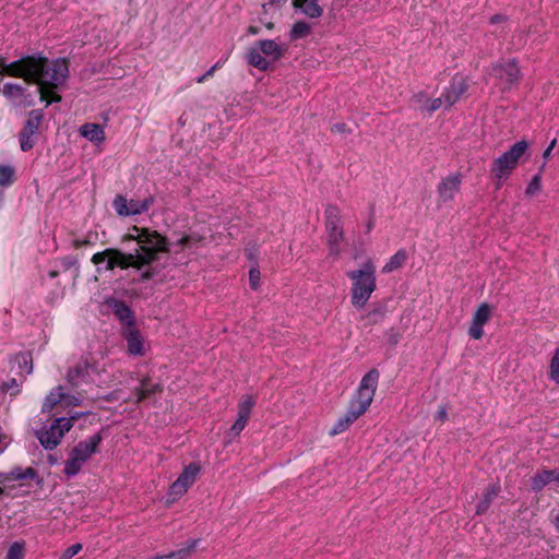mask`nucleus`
Listing matches in <instances>:
<instances>
[{
  "label": "nucleus",
  "instance_id": "obj_33",
  "mask_svg": "<svg viewBox=\"0 0 559 559\" xmlns=\"http://www.w3.org/2000/svg\"><path fill=\"white\" fill-rule=\"evenodd\" d=\"M311 32V26L306 22H296L293 24L289 36L292 40L307 37Z\"/></svg>",
  "mask_w": 559,
  "mask_h": 559
},
{
  "label": "nucleus",
  "instance_id": "obj_44",
  "mask_svg": "<svg viewBox=\"0 0 559 559\" xmlns=\"http://www.w3.org/2000/svg\"><path fill=\"white\" fill-rule=\"evenodd\" d=\"M436 419L440 420L441 423L448 419V411L444 406H439L436 413Z\"/></svg>",
  "mask_w": 559,
  "mask_h": 559
},
{
  "label": "nucleus",
  "instance_id": "obj_29",
  "mask_svg": "<svg viewBox=\"0 0 559 559\" xmlns=\"http://www.w3.org/2000/svg\"><path fill=\"white\" fill-rule=\"evenodd\" d=\"M555 474L552 473V469H544L539 473H537L532 478V489L534 491L542 490L546 485L555 481Z\"/></svg>",
  "mask_w": 559,
  "mask_h": 559
},
{
  "label": "nucleus",
  "instance_id": "obj_48",
  "mask_svg": "<svg viewBox=\"0 0 559 559\" xmlns=\"http://www.w3.org/2000/svg\"><path fill=\"white\" fill-rule=\"evenodd\" d=\"M258 28L255 26H249L248 28V33L251 34V35H257L258 34Z\"/></svg>",
  "mask_w": 559,
  "mask_h": 559
},
{
  "label": "nucleus",
  "instance_id": "obj_4",
  "mask_svg": "<svg viewBox=\"0 0 559 559\" xmlns=\"http://www.w3.org/2000/svg\"><path fill=\"white\" fill-rule=\"evenodd\" d=\"M346 275L352 281V305L362 309L377 288L376 264L367 258L358 269L347 272Z\"/></svg>",
  "mask_w": 559,
  "mask_h": 559
},
{
  "label": "nucleus",
  "instance_id": "obj_37",
  "mask_svg": "<svg viewBox=\"0 0 559 559\" xmlns=\"http://www.w3.org/2000/svg\"><path fill=\"white\" fill-rule=\"evenodd\" d=\"M2 93L9 98L20 97L24 93V87L16 83H7L3 86Z\"/></svg>",
  "mask_w": 559,
  "mask_h": 559
},
{
  "label": "nucleus",
  "instance_id": "obj_32",
  "mask_svg": "<svg viewBox=\"0 0 559 559\" xmlns=\"http://www.w3.org/2000/svg\"><path fill=\"white\" fill-rule=\"evenodd\" d=\"M407 260V254L405 250H399L390 260L389 262L383 266L382 272L383 273H391L397 269H400L405 261Z\"/></svg>",
  "mask_w": 559,
  "mask_h": 559
},
{
  "label": "nucleus",
  "instance_id": "obj_35",
  "mask_svg": "<svg viewBox=\"0 0 559 559\" xmlns=\"http://www.w3.org/2000/svg\"><path fill=\"white\" fill-rule=\"evenodd\" d=\"M35 475H36L35 471L32 467H27L25 469L14 468L9 473V475L7 477V481L22 480V479H26V478L33 479L35 477Z\"/></svg>",
  "mask_w": 559,
  "mask_h": 559
},
{
  "label": "nucleus",
  "instance_id": "obj_30",
  "mask_svg": "<svg viewBox=\"0 0 559 559\" xmlns=\"http://www.w3.org/2000/svg\"><path fill=\"white\" fill-rule=\"evenodd\" d=\"M499 491H500V487L498 485L490 486L484 492L483 499L477 504L476 512L478 514L485 513L488 510L491 501L498 496Z\"/></svg>",
  "mask_w": 559,
  "mask_h": 559
},
{
  "label": "nucleus",
  "instance_id": "obj_45",
  "mask_svg": "<svg viewBox=\"0 0 559 559\" xmlns=\"http://www.w3.org/2000/svg\"><path fill=\"white\" fill-rule=\"evenodd\" d=\"M556 144H557V140L556 139L551 140V142L549 143V145L543 153L544 160H548L550 158L551 152L555 148Z\"/></svg>",
  "mask_w": 559,
  "mask_h": 559
},
{
  "label": "nucleus",
  "instance_id": "obj_20",
  "mask_svg": "<svg viewBox=\"0 0 559 559\" xmlns=\"http://www.w3.org/2000/svg\"><path fill=\"white\" fill-rule=\"evenodd\" d=\"M105 304L120 321L121 329L135 325L134 314L124 301L110 297L106 299Z\"/></svg>",
  "mask_w": 559,
  "mask_h": 559
},
{
  "label": "nucleus",
  "instance_id": "obj_26",
  "mask_svg": "<svg viewBox=\"0 0 559 559\" xmlns=\"http://www.w3.org/2000/svg\"><path fill=\"white\" fill-rule=\"evenodd\" d=\"M64 396V386L58 385L53 388L45 397L41 406V412L48 413L56 405L60 404L62 406V400Z\"/></svg>",
  "mask_w": 559,
  "mask_h": 559
},
{
  "label": "nucleus",
  "instance_id": "obj_56",
  "mask_svg": "<svg viewBox=\"0 0 559 559\" xmlns=\"http://www.w3.org/2000/svg\"><path fill=\"white\" fill-rule=\"evenodd\" d=\"M555 523H556L557 527H559V515L556 516Z\"/></svg>",
  "mask_w": 559,
  "mask_h": 559
},
{
  "label": "nucleus",
  "instance_id": "obj_52",
  "mask_svg": "<svg viewBox=\"0 0 559 559\" xmlns=\"http://www.w3.org/2000/svg\"><path fill=\"white\" fill-rule=\"evenodd\" d=\"M546 164H547V160H544V163L540 166L539 171H538V173H540V175H543V171L545 170Z\"/></svg>",
  "mask_w": 559,
  "mask_h": 559
},
{
  "label": "nucleus",
  "instance_id": "obj_5",
  "mask_svg": "<svg viewBox=\"0 0 559 559\" xmlns=\"http://www.w3.org/2000/svg\"><path fill=\"white\" fill-rule=\"evenodd\" d=\"M527 150L528 143L522 140L514 143L507 152L493 160L490 173L497 180V188H500L502 182L509 178Z\"/></svg>",
  "mask_w": 559,
  "mask_h": 559
},
{
  "label": "nucleus",
  "instance_id": "obj_31",
  "mask_svg": "<svg viewBox=\"0 0 559 559\" xmlns=\"http://www.w3.org/2000/svg\"><path fill=\"white\" fill-rule=\"evenodd\" d=\"M158 391H160L159 384L151 383L145 379L141 382V386L135 390L134 401L139 403Z\"/></svg>",
  "mask_w": 559,
  "mask_h": 559
},
{
  "label": "nucleus",
  "instance_id": "obj_19",
  "mask_svg": "<svg viewBox=\"0 0 559 559\" xmlns=\"http://www.w3.org/2000/svg\"><path fill=\"white\" fill-rule=\"evenodd\" d=\"M35 63L32 59L22 58L20 60L7 63L4 58H0V74H7L13 78L23 79L26 73L34 68Z\"/></svg>",
  "mask_w": 559,
  "mask_h": 559
},
{
  "label": "nucleus",
  "instance_id": "obj_25",
  "mask_svg": "<svg viewBox=\"0 0 559 559\" xmlns=\"http://www.w3.org/2000/svg\"><path fill=\"white\" fill-rule=\"evenodd\" d=\"M247 61L250 66L265 71L270 67L269 60L264 57L262 50L260 49L258 43H255L252 47L248 49L247 52Z\"/></svg>",
  "mask_w": 559,
  "mask_h": 559
},
{
  "label": "nucleus",
  "instance_id": "obj_9",
  "mask_svg": "<svg viewBox=\"0 0 559 559\" xmlns=\"http://www.w3.org/2000/svg\"><path fill=\"white\" fill-rule=\"evenodd\" d=\"M325 231L331 243L345 241L341 211L334 205H328L324 210Z\"/></svg>",
  "mask_w": 559,
  "mask_h": 559
},
{
  "label": "nucleus",
  "instance_id": "obj_47",
  "mask_svg": "<svg viewBox=\"0 0 559 559\" xmlns=\"http://www.w3.org/2000/svg\"><path fill=\"white\" fill-rule=\"evenodd\" d=\"M5 447H7V443L4 442V438H2L0 436V453H2L4 451Z\"/></svg>",
  "mask_w": 559,
  "mask_h": 559
},
{
  "label": "nucleus",
  "instance_id": "obj_38",
  "mask_svg": "<svg viewBox=\"0 0 559 559\" xmlns=\"http://www.w3.org/2000/svg\"><path fill=\"white\" fill-rule=\"evenodd\" d=\"M549 379L559 384V347L556 349L555 355L550 361Z\"/></svg>",
  "mask_w": 559,
  "mask_h": 559
},
{
  "label": "nucleus",
  "instance_id": "obj_24",
  "mask_svg": "<svg viewBox=\"0 0 559 559\" xmlns=\"http://www.w3.org/2000/svg\"><path fill=\"white\" fill-rule=\"evenodd\" d=\"M79 132L92 143L100 144L105 141L104 128L98 123H84Z\"/></svg>",
  "mask_w": 559,
  "mask_h": 559
},
{
  "label": "nucleus",
  "instance_id": "obj_15",
  "mask_svg": "<svg viewBox=\"0 0 559 559\" xmlns=\"http://www.w3.org/2000/svg\"><path fill=\"white\" fill-rule=\"evenodd\" d=\"M492 314V307L487 302L478 306L472 317V322L468 329V335L474 340H480L484 335L483 326L490 320Z\"/></svg>",
  "mask_w": 559,
  "mask_h": 559
},
{
  "label": "nucleus",
  "instance_id": "obj_40",
  "mask_svg": "<svg viewBox=\"0 0 559 559\" xmlns=\"http://www.w3.org/2000/svg\"><path fill=\"white\" fill-rule=\"evenodd\" d=\"M81 402H82L81 396L74 395V394H70L64 389V396H63V400H62V407L68 408V407L79 406L81 404Z\"/></svg>",
  "mask_w": 559,
  "mask_h": 559
},
{
  "label": "nucleus",
  "instance_id": "obj_3",
  "mask_svg": "<svg viewBox=\"0 0 559 559\" xmlns=\"http://www.w3.org/2000/svg\"><path fill=\"white\" fill-rule=\"evenodd\" d=\"M167 247H139L135 254H123L117 249L107 248L104 252L93 255V262L97 265L104 264L105 270L119 266L121 269L133 266L140 269L144 264H148L155 258L157 251H165Z\"/></svg>",
  "mask_w": 559,
  "mask_h": 559
},
{
  "label": "nucleus",
  "instance_id": "obj_13",
  "mask_svg": "<svg viewBox=\"0 0 559 559\" xmlns=\"http://www.w3.org/2000/svg\"><path fill=\"white\" fill-rule=\"evenodd\" d=\"M254 404L255 399L252 395H243L241 397L238 404L237 419L235 424L230 427L228 432V436L230 438L238 437L245 429Z\"/></svg>",
  "mask_w": 559,
  "mask_h": 559
},
{
  "label": "nucleus",
  "instance_id": "obj_23",
  "mask_svg": "<svg viewBox=\"0 0 559 559\" xmlns=\"http://www.w3.org/2000/svg\"><path fill=\"white\" fill-rule=\"evenodd\" d=\"M257 43L266 59L270 58L271 60L276 61L286 52V47L273 39H263Z\"/></svg>",
  "mask_w": 559,
  "mask_h": 559
},
{
  "label": "nucleus",
  "instance_id": "obj_49",
  "mask_svg": "<svg viewBox=\"0 0 559 559\" xmlns=\"http://www.w3.org/2000/svg\"><path fill=\"white\" fill-rule=\"evenodd\" d=\"M285 2H286V0H272V1H270V3H269V4H270V5H273V4H275V3H277V4H283V3H285Z\"/></svg>",
  "mask_w": 559,
  "mask_h": 559
},
{
  "label": "nucleus",
  "instance_id": "obj_43",
  "mask_svg": "<svg viewBox=\"0 0 559 559\" xmlns=\"http://www.w3.org/2000/svg\"><path fill=\"white\" fill-rule=\"evenodd\" d=\"M19 364L23 367L24 371L27 374H31L33 371V362L29 355L22 354L17 357Z\"/></svg>",
  "mask_w": 559,
  "mask_h": 559
},
{
  "label": "nucleus",
  "instance_id": "obj_1",
  "mask_svg": "<svg viewBox=\"0 0 559 559\" xmlns=\"http://www.w3.org/2000/svg\"><path fill=\"white\" fill-rule=\"evenodd\" d=\"M35 63L34 68L23 76L27 83H36L40 99L50 104L60 102L61 96L53 92L55 88L62 85L69 74L68 63L64 59L49 61L44 57L27 56Z\"/></svg>",
  "mask_w": 559,
  "mask_h": 559
},
{
  "label": "nucleus",
  "instance_id": "obj_51",
  "mask_svg": "<svg viewBox=\"0 0 559 559\" xmlns=\"http://www.w3.org/2000/svg\"><path fill=\"white\" fill-rule=\"evenodd\" d=\"M333 130H336V131L343 132V131H344V126H338V124H336V126H334V127H333Z\"/></svg>",
  "mask_w": 559,
  "mask_h": 559
},
{
  "label": "nucleus",
  "instance_id": "obj_22",
  "mask_svg": "<svg viewBox=\"0 0 559 559\" xmlns=\"http://www.w3.org/2000/svg\"><path fill=\"white\" fill-rule=\"evenodd\" d=\"M460 186V175H451L444 178L438 187V193L440 199L443 201H451L454 198L455 193L459 191Z\"/></svg>",
  "mask_w": 559,
  "mask_h": 559
},
{
  "label": "nucleus",
  "instance_id": "obj_34",
  "mask_svg": "<svg viewBox=\"0 0 559 559\" xmlns=\"http://www.w3.org/2000/svg\"><path fill=\"white\" fill-rule=\"evenodd\" d=\"M542 188H543V176L540 175V173H537L530 180V182L525 189V195L527 198H533L542 191Z\"/></svg>",
  "mask_w": 559,
  "mask_h": 559
},
{
  "label": "nucleus",
  "instance_id": "obj_39",
  "mask_svg": "<svg viewBox=\"0 0 559 559\" xmlns=\"http://www.w3.org/2000/svg\"><path fill=\"white\" fill-rule=\"evenodd\" d=\"M24 558V544L14 543L10 546L5 559H23Z\"/></svg>",
  "mask_w": 559,
  "mask_h": 559
},
{
  "label": "nucleus",
  "instance_id": "obj_58",
  "mask_svg": "<svg viewBox=\"0 0 559 559\" xmlns=\"http://www.w3.org/2000/svg\"><path fill=\"white\" fill-rule=\"evenodd\" d=\"M4 488L0 486V497L3 495Z\"/></svg>",
  "mask_w": 559,
  "mask_h": 559
},
{
  "label": "nucleus",
  "instance_id": "obj_54",
  "mask_svg": "<svg viewBox=\"0 0 559 559\" xmlns=\"http://www.w3.org/2000/svg\"><path fill=\"white\" fill-rule=\"evenodd\" d=\"M267 29H272L274 27L273 23L269 22L265 24Z\"/></svg>",
  "mask_w": 559,
  "mask_h": 559
},
{
  "label": "nucleus",
  "instance_id": "obj_11",
  "mask_svg": "<svg viewBox=\"0 0 559 559\" xmlns=\"http://www.w3.org/2000/svg\"><path fill=\"white\" fill-rule=\"evenodd\" d=\"M97 373L96 367L87 358H82L67 372V380L72 386H79L94 380L93 376Z\"/></svg>",
  "mask_w": 559,
  "mask_h": 559
},
{
  "label": "nucleus",
  "instance_id": "obj_10",
  "mask_svg": "<svg viewBox=\"0 0 559 559\" xmlns=\"http://www.w3.org/2000/svg\"><path fill=\"white\" fill-rule=\"evenodd\" d=\"M153 203L152 198L142 201L128 200L126 197L118 194L112 201V205L119 216H132L146 212Z\"/></svg>",
  "mask_w": 559,
  "mask_h": 559
},
{
  "label": "nucleus",
  "instance_id": "obj_18",
  "mask_svg": "<svg viewBox=\"0 0 559 559\" xmlns=\"http://www.w3.org/2000/svg\"><path fill=\"white\" fill-rule=\"evenodd\" d=\"M411 103L415 109L427 114H432L443 107L441 97H431L427 91L414 93Z\"/></svg>",
  "mask_w": 559,
  "mask_h": 559
},
{
  "label": "nucleus",
  "instance_id": "obj_17",
  "mask_svg": "<svg viewBox=\"0 0 559 559\" xmlns=\"http://www.w3.org/2000/svg\"><path fill=\"white\" fill-rule=\"evenodd\" d=\"M121 334L127 342L128 354L143 356L146 352L144 337L135 325L121 329Z\"/></svg>",
  "mask_w": 559,
  "mask_h": 559
},
{
  "label": "nucleus",
  "instance_id": "obj_14",
  "mask_svg": "<svg viewBox=\"0 0 559 559\" xmlns=\"http://www.w3.org/2000/svg\"><path fill=\"white\" fill-rule=\"evenodd\" d=\"M467 88V79L462 75H455L440 96L443 108H451L466 93Z\"/></svg>",
  "mask_w": 559,
  "mask_h": 559
},
{
  "label": "nucleus",
  "instance_id": "obj_27",
  "mask_svg": "<svg viewBox=\"0 0 559 559\" xmlns=\"http://www.w3.org/2000/svg\"><path fill=\"white\" fill-rule=\"evenodd\" d=\"M199 544V539L190 540L186 547L163 556H154L151 559H188Z\"/></svg>",
  "mask_w": 559,
  "mask_h": 559
},
{
  "label": "nucleus",
  "instance_id": "obj_50",
  "mask_svg": "<svg viewBox=\"0 0 559 559\" xmlns=\"http://www.w3.org/2000/svg\"><path fill=\"white\" fill-rule=\"evenodd\" d=\"M552 473L555 474V481H558L559 483V468L558 469H552Z\"/></svg>",
  "mask_w": 559,
  "mask_h": 559
},
{
  "label": "nucleus",
  "instance_id": "obj_41",
  "mask_svg": "<svg viewBox=\"0 0 559 559\" xmlns=\"http://www.w3.org/2000/svg\"><path fill=\"white\" fill-rule=\"evenodd\" d=\"M260 278H261L260 270L255 266H251L249 270V283H250V287L252 289L255 290L259 288Z\"/></svg>",
  "mask_w": 559,
  "mask_h": 559
},
{
  "label": "nucleus",
  "instance_id": "obj_21",
  "mask_svg": "<svg viewBox=\"0 0 559 559\" xmlns=\"http://www.w3.org/2000/svg\"><path fill=\"white\" fill-rule=\"evenodd\" d=\"M124 240L136 241L140 245H160L163 239L160 235L155 231H150L148 229H142L134 226L124 236Z\"/></svg>",
  "mask_w": 559,
  "mask_h": 559
},
{
  "label": "nucleus",
  "instance_id": "obj_6",
  "mask_svg": "<svg viewBox=\"0 0 559 559\" xmlns=\"http://www.w3.org/2000/svg\"><path fill=\"white\" fill-rule=\"evenodd\" d=\"M103 438L96 433L83 441H80L70 452L68 460L64 462L63 473L68 477H73L80 473L83 465L90 457L97 452Z\"/></svg>",
  "mask_w": 559,
  "mask_h": 559
},
{
  "label": "nucleus",
  "instance_id": "obj_7",
  "mask_svg": "<svg viewBox=\"0 0 559 559\" xmlns=\"http://www.w3.org/2000/svg\"><path fill=\"white\" fill-rule=\"evenodd\" d=\"M71 430V421L67 417L56 418L49 427L36 431L39 443L46 450L56 449L64 435Z\"/></svg>",
  "mask_w": 559,
  "mask_h": 559
},
{
  "label": "nucleus",
  "instance_id": "obj_16",
  "mask_svg": "<svg viewBox=\"0 0 559 559\" xmlns=\"http://www.w3.org/2000/svg\"><path fill=\"white\" fill-rule=\"evenodd\" d=\"M44 114L40 110H33L29 112L25 127L20 133V143L22 151H28L33 147L34 143L31 138L37 132Z\"/></svg>",
  "mask_w": 559,
  "mask_h": 559
},
{
  "label": "nucleus",
  "instance_id": "obj_42",
  "mask_svg": "<svg viewBox=\"0 0 559 559\" xmlns=\"http://www.w3.org/2000/svg\"><path fill=\"white\" fill-rule=\"evenodd\" d=\"M82 550V544L76 543L68 547L59 557V559H72Z\"/></svg>",
  "mask_w": 559,
  "mask_h": 559
},
{
  "label": "nucleus",
  "instance_id": "obj_57",
  "mask_svg": "<svg viewBox=\"0 0 559 559\" xmlns=\"http://www.w3.org/2000/svg\"><path fill=\"white\" fill-rule=\"evenodd\" d=\"M497 20H500V16H493V17H491V22H495V21H497Z\"/></svg>",
  "mask_w": 559,
  "mask_h": 559
},
{
  "label": "nucleus",
  "instance_id": "obj_46",
  "mask_svg": "<svg viewBox=\"0 0 559 559\" xmlns=\"http://www.w3.org/2000/svg\"><path fill=\"white\" fill-rule=\"evenodd\" d=\"M83 415V413H75L73 414L72 416H70L69 418H67L68 420L71 421V428L73 427L74 423Z\"/></svg>",
  "mask_w": 559,
  "mask_h": 559
},
{
  "label": "nucleus",
  "instance_id": "obj_36",
  "mask_svg": "<svg viewBox=\"0 0 559 559\" xmlns=\"http://www.w3.org/2000/svg\"><path fill=\"white\" fill-rule=\"evenodd\" d=\"M14 180V169L9 165H0V186H10Z\"/></svg>",
  "mask_w": 559,
  "mask_h": 559
},
{
  "label": "nucleus",
  "instance_id": "obj_53",
  "mask_svg": "<svg viewBox=\"0 0 559 559\" xmlns=\"http://www.w3.org/2000/svg\"><path fill=\"white\" fill-rule=\"evenodd\" d=\"M214 70H215V67H213L212 69H210V70L205 73L206 78H207V76H210V75H212V74H213V72H214Z\"/></svg>",
  "mask_w": 559,
  "mask_h": 559
},
{
  "label": "nucleus",
  "instance_id": "obj_55",
  "mask_svg": "<svg viewBox=\"0 0 559 559\" xmlns=\"http://www.w3.org/2000/svg\"><path fill=\"white\" fill-rule=\"evenodd\" d=\"M205 79H206V75L204 74L198 79V83H202Z\"/></svg>",
  "mask_w": 559,
  "mask_h": 559
},
{
  "label": "nucleus",
  "instance_id": "obj_12",
  "mask_svg": "<svg viewBox=\"0 0 559 559\" xmlns=\"http://www.w3.org/2000/svg\"><path fill=\"white\" fill-rule=\"evenodd\" d=\"M492 75L506 90L511 88L521 78V71L515 61L498 63L492 69Z\"/></svg>",
  "mask_w": 559,
  "mask_h": 559
},
{
  "label": "nucleus",
  "instance_id": "obj_2",
  "mask_svg": "<svg viewBox=\"0 0 559 559\" xmlns=\"http://www.w3.org/2000/svg\"><path fill=\"white\" fill-rule=\"evenodd\" d=\"M379 377L380 374L376 369H371L362 377L356 394L350 401L348 411L336 421L330 431L331 436L344 432L354 421L367 412L374 397Z\"/></svg>",
  "mask_w": 559,
  "mask_h": 559
},
{
  "label": "nucleus",
  "instance_id": "obj_28",
  "mask_svg": "<svg viewBox=\"0 0 559 559\" xmlns=\"http://www.w3.org/2000/svg\"><path fill=\"white\" fill-rule=\"evenodd\" d=\"M293 4L295 8H299L309 17L316 19L322 14V9L317 0H294Z\"/></svg>",
  "mask_w": 559,
  "mask_h": 559
},
{
  "label": "nucleus",
  "instance_id": "obj_8",
  "mask_svg": "<svg viewBox=\"0 0 559 559\" xmlns=\"http://www.w3.org/2000/svg\"><path fill=\"white\" fill-rule=\"evenodd\" d=\"M200 469L201 467L197 463H191L186 466L178 478L169 487L168 495L173 497L174 500L183 496L195 483Z\"/></svg>",
  "mask_w": 559,
  "mask_h": 559
}]
</instances>
